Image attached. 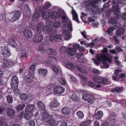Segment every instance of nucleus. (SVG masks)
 Segmentation results:
<instances>
[{
  "instance_id": "1",
  "label": "nucleus",
  "mask_w": 126,
  "mask_h": 126,
  "mask_svg": "<svg viewBox=\"0 0 126 126\" xmlns=\"http://www.w3.org/2000/svg\"><path fill=\"white\" fill-rule=\"evenodd\" d=\"M108 51V50L107 48H104L103 49L101 50V52L102 53L106 54V55H97L96 56L97 60L101 61L103 60L107 61L109 63H110L111 62L112 56L111 55L107 53Z\"/></svg>"
},
{
  "instance_id": "51",
  "label": "nucleus",
  "mask_w": 126,
  "mask_h": 126,
  "mask_svg": "<svg viewBox=\"0 0 126 126\" xmlns=\"http://www.w3.org/2000/svg\"><path fill=\"white\" fill-rule=\"evenodd\" d=\"M35 66L34 65H32L30 66L29 70V72L31 74H32L33 73Z\"/></svg>"
},
{
  "instance_id": "28",
  "label": "nucleus",
  "mask_w": 126,
  "mask_h": 126,
  "mask_svg": "<svg viewBox=\"0 0 126 126\" xmlns=\"http://www.w3.org/2000/svg\"><path fill=\"white\" fill-rule=\"evenodd\" d=\"M62 113L65 115H67L70 113V108H65L62 109Z\"/></svg>"
},
{
  "instance_id": "32",
  "label": "nucleus",
  "mask_w": 126,
  "mask_h": 126,
  "mask_svg": "<svg viewBox=\"0 0 126 126\" xmlns=\"http://www.w3.org/2000/svg\"><path fill=\"white\" fill-rule=\"evenodd\" d=\"M50 19H56L58 17V15L55 11L52 12L50 14Z\"/></svg>"
},
{
  "instance_id": "24",
  "label": "nucleus",
  "mask_w": 126,
  "mask_h": 126,
  "mask_svg": "<svg viewBox=\"0 0 126 126\" xmlns=\"http://www.w3.org/2000/svg\"><path fill=\"white\" fill-rule=\"evenodd\" d=\"M58 14L59 17H62V18H64L66 16V15L64 11L62 9H59L58 10Z\"/></svg>"
},
{
  "instance_id": "54",
  "label": "nucleus",
  "mask_w": 126,
  "mask_h": 126,
  "mask_svg": "<svg viewBox=\"0 0 126 126\" xmlns=\"http://www.w3.org/2000/svg\"><path fill=\"white\" fill-rule=\"evenodd\" d=\"M62 18V23L63 25L64 26V27H66V24L68 21L66 17V16L64 18Z\"/></svg>"
},
{
  "instance_id": "45",
  "label": "nucleus",
  "mask_w": 126,
  "mask_h": 126,
  "mask_svg": "<svg viewBox=\"0 0 126 126\" xmlns=\"http://www.w3.org/2000/svg\"><path fill=\"white\" fill-rule=\"evenodd\" d=\"M47 20L46 23L47 26L50 28L52 27H53V23L51 21V19H50Z\"/></svg>"
},
{
  "instance_id": "47",
  "label": "nucleus",
  "mask_w": 126,
  "mask_h": 126,
  "mask_svg": "<svg viewBox=\"0 0 126 126\" xmlns=\"http://www.w3.org/2000/svg\"><path fill=\"white\" fill-rule=\"evenodd\" d=\"M5 119L4 118L2 117L0 119V126H8L5 123Z\"/></svg>"
},
{
  "instance_id": "16",
  "label": "nucleus",
  "mask_w": 126,
  "mask_h": 126,
  "mask_svg": "<svg viewBox=\"0 0 126 126\" xmlns=\"http://www.w3.org/2000/svg\"><path fill=\"white\" fill-rule=\"evenodd\" d=\"M4 62L5 66L8 68L11 67L14 65L13 61L12 60H5Z\"/></svg>"
},
{
  "instance_id": "58",
  "label": "nucleus",
  "mask_w": 126,
  "mask_h": 126,
  "mask_svg": "<svg viewBox=\"0 0 126 126\" xmlns=\"http://www.w3.org/2000/svg\"><path fill=\"white\" fill-rule=\"evenodd\" d=\"M26 81L28 83H31L32 82L33 80V77L31 76L28 77L26 78Z\"/></svg>"
},
{
  "instance_id": "25",
  "label": "nucleus",
  "mask_w": 126,
  "mask_h": 126,
  "mask_svg": "<svg viewBox=\"0 0 126 126\" xmlns=\"http://www.w3.org/2000/svg\"><path fill=\"white\" fill-rule=\"evenodd\" d=\"M72 14L73 19L75 20L78 23H79V21L78 18V16L76 13V12L73 9V7H72Z\"/></svg>"
},
{
  "instance_id": "41",
  "label": "nucleus",
  "mask_w": 126,
  "mask_h": 126,
  "mask_svg": "<svg viewBox=\"0 0 126 126\" xmlns=\"http://www.w3.org/2000/svg\"><path fill=\"white\" fill-rule=\"evenodd\" d=\"M65 64L66 67L69 69H73L74 68L73 64L70 62H67Z\"/></svg>"
},
{
  "instance_id": "43",
  "label": "nucleus",
  "mask_w": 126,
  "mask_h": 126,
  "mask_svg": "<svg viewBox=\"0 0 126 126\" xmlns=\"http://www.w3.org/2000/svg\"><path fill=\"white\" fill-rule=\"evenodd\" d=\"M61 23L58 21H55L53 23V27L57 28L61 26Z\"/></svg>"
},
{
  "instance_id": "8",
  "label": "nucleus",
  "mask_w": 126,
  "mask_h": 126,
  "mask_svg": "<svg viewBox=\"0 0 126 126\" xmlns=\"http://www.w3.org/2000/svg\"><path fill=\"white\" fill-rule=\"evenodd\" d=\"M21 99H24L26 100H32L33 98V96L31 94H29V96L25 94H22L20 96Z\"/></svg>"
},
{
  "instance_id": "52",
  "label": "nucleus",
  "mask_w": 126,
  "mask_h": 126,
  "mask_svg": "<svg viewBox=\"0 0 126 126\" xmlns=\"http://www.w3.org/2000/svg\"><path fill=\"white\" fill-rule=\"evenodd\" d=\"M25 106V104H21L17 106L16 107V109L18 110L22 109Z\"/></svg>"
},
{
  "instance_id": "61",
  "label": "nucleus",
  "mask_w": 126,
  "mask_h": 126,
  "mask_svg": "<svg viewBox=\"0 0 126 126\" xmlns=\"http://www.w3.org/2000/svg\"><path fill=\"white\" fill-rule=\"evenodd\" d=\"M114 29V28L112 27L109 28L107 30L108 33L109 34H111L113 31Z\"/></svg>"
},
{
  "instance_id": "60",
  "label": "nucleus",
  "mask_w": 126,
  "mask_h": 126,
  "mask_svg": "<svg viewBox=\"0 0 126 126\" xmlns=\"http://www.w3.org/2000/svg\"><path fill=\"white\" fill-rule=\"evenodd\" d=\"M51 6V3L48 2H47L46 3V4L45 6L44 7L43 9H47L50 7Z\"/></svg>"
},
{
  "instance_id": "42",
  "label": "nucleus",
  "mask_w": 126,
  "mask_h": 126,
  "mask_svg": "<svg viewBox=\"0 0 126 126\" xmlns=\"http://www.w3.org/2000/svg\"><path fill=\"white\" fill-rule=\"evenodd\" d=\"M50 27L47 25L46 26H44L43 29V33L44 34H46L48 32H50Z\"/></svg>"
},
{
  "instance_id": "57",
  "label": "nucleus",
  "mask_w": 126,
  "mask_h": 126,
  "mask_svg": "<svg viewBox=\"0 0 126 126\" xmlns=\"http://www.w3.org/2000/svg\"><path fill=\"white\" fill-rule=\"evenodd\" d=\"M66 47L64 46L62 47L60 49L61 53L63 54L66 53Z\"/></svg>"
},
{
  "instance_id": "39",
  "label": "nucleus",
  "mask_w": 126,
  "mask_h": 126,
  "mask_svg": "<svg viewBox=\"0 0 126 126\" xmlns=\"http://www.w3.org/2000/svg\"><path fill=\"white\" fill-rule=\"evenodd\" d=\"M37 106L42 111L43 110V111L45 110V106L44 105L43 103H37ZM43 113L44 112V111L42 112Z\"/></svg>"
},
{
  "instance_id": "2",
  "label": "nucleus",
  "mask_w": 126,
  "mask_h": 126,
  "mask_svg": "<svg viewBox=\"0 0 126 126\" xmlns=\"http://www.w3.org/2000/svg\"><path fill=\"white\" fill-rule=\"evenodd\" d=\"M112 9L114 11V16L116 20L115 19V18H113L110 20H109V22L111 20L114 19V21H113V22H114V21H117V20L119 19L120 17L121 12L120 9L119 7L118 4L114 2L112 3Z\"/></svg>"
},
{
  "instance_id": "29",
  "label": "nucleus",
  "mask_w": 126,
  "mask_h": 126,
  "mask_svg": "<svg viewBox=\"0 0 126 126\" xmlns=\"http://www.w3.org/2000/svg\"><path fill=\"white\" fill-rule=\"evenodd\" d=\"M110 116L108 118L111 121V122H113L115 120V117H116V114L113 112H111L110 114Z\"/></svg>"
},
{
  "instance_id": "64",
  "label": "nucleus",
  "mask_w": 126,
  "mask_h": 126,
  "mask_svg": "<svg viewBox=\"0 0 126 126\" xmlns=\"http://www.w3.org/2000/svg\"><path fill=\"white\" fill-rule=\"evenodd\" d=\"M110 6V5L109 2H107L105 3L103 7V9H108Z\"/></svg>"
},
{
  "instance_id": "4",
  "label": "nucleus",
  "mask_w": 126,
  "mask_h": 126,
  "mask_svg": "<svg viewBox=\"0 0 126 126\" xmlns=\"http://www.w3.org/2000/svg\"><path fill=\"white\" fill-rule=\"evenodd\" d=\"M18 80L17 77L16 76H13L11 79V85L12 88H17L18 84Z\"/></svg>"
},
{
  "instance_id": "59",
  "label": "nucleus",
  "mask_w": 126,
  "mask_h": 126,
  "mask_svg": "<svg viewBox=\"0 0 126 126\" xmlns=\"http://www.w3.org/2000/svg\"><path fill=\"white\" fill-rule=\"evenodd\" d=\"M51 67L54 72L57 73H58L59 70V69L58 68L54 65H52Z\"/></svg>"
},
{
  "instance_id": "12",
  "label": "nucleus",
  "mask_w": 126,
  "mask_h": 126,
  "mask_svg": "<svg viewBox=\"0 0 126 126\" xmlns=\"http://www.w3.org/2000/svg\"><path fill=\"white\" fill-rule=\"evenodd\" d=\"M48 71L46 68H39L38 70V73L40 76L43 77L46 76L47 74Z\"/></svg>"
},
{
  "instance_id": "19",
  "label": "nucleus",
  "mask_w": 126,
  "mask_h": 126,
  "mask_svg": "<svg viewBox=\"0 0 126 126\" xmlns=\"http://www.w3.org/2000/svg\"><path fill=\"white\" fill-rule=\"evenodd\" d=\"M62 34L65 35V39L66 40H68L71 38V36L68 30H66L64 31Z\"/></svg>"
},
{
  "instance_id": "21",
  "label": "nucleus",
  "mask_w": 126,
  "mask_h": 126,
  "mask_svg": "<svg viewBox=\"0 0 126 126\" xmlns=\"http://www.w3.org/2000/svg\"><path fill=\"white\" fill-rule=\"evenodd\" d=\"M103 114L102 112L98 111L97 113L94 115V117L96 119H100L103 117Z\"/></svg>"
},
{
  "instance_id": "46",
  "label": "nucleus",
  "mask_w": 126,
  "mask_h": 126,
  "mask_svg": "<svg viewBox=\"0 0 126 126\" xmlns=\"http://www.w3.org/2000/svg\"><path fill=\"white\" fill-rule=\"evenodd\" d=\"M59 105V103H50L49 104V106L52 108H57Z\"/></svg>"
},
{
  "instance_id": "30",
  "label": "nucleus",
  "mask_w": 126,
  "mask_h": 126,
  "mask_svg": "<svg viewBox=\"0 0 126 126\" xmlns=\"http://www.w3.org/2000/svg\"><path fill=\"white\" fill-rule=\"evenodd\" d=\"M79 77L80 78L81 83L83 85L85 84L87 81V79L86 77L83 76L81 75H79Z\"/></svg>"
},
{
  "instance_id": "14",
  "label": "nucleus",
  "mask_w": 126,
  "mask_h": 126,
  "mask_svg": "<svg viewBox=\"0 0 126 126\" xmlns=\"http://www.w3.org/2000/svg\"><path fill=\"white\" fill-rule=\"evenodd\" d=\"M43 37L40 34H36L34 37L33 39L35 42L37 43L41 41L43 39Z\"/></svg>"
},
{
  "instance_id": "6",
  "label": "nucleus",
  "mask_w": 126,
  "mask_h": 126,
  "mask_svg": "<svg viewBox=\"0 0 126 126\" xmlns=\"http://www.w3.org/2000/svg\"><path fill=\"white\" fill-rule=\"evenodd\" d=\"M82 98L84 101L90 102H92L94 99L93 96L91 94H86L82 95Z\"/></svg>"
},
{
  "instance_id": "53",
  "label": "nucleus",
  "mask_w": 126,
  "mask_h": 126,
  "mask_svg": "<svg viewBox=\"0 0 126 126\" xmlns=\"http://www.w3.org/2000/svg\"><path fill=\"white\" fill-rule=\"evenodd\" d=\"M100 77V76H94L93 77V79L94 82L98 83L99 82Z\"/></svg>"
},
{
  "instance_id": "9",
  "label": "nucleus",
  "mask_w": 126,
  "mask_h": 126,
  "mask_svg": "<svg viewBox=\"0 0 126 126\" xmlns=\"http://www.w3.org/2000/svg\"><path fill=\"white\" fill-rule=\"evenodd\" d=\"M44 26V24L43 22H40L34 27V29L39 33H40L43 31Z\"/></svg>"
},
{
  "instance_id": "10",
  "label": "nucleus",
  "mask_w": 126,
  "mask_h": 126,
  "mask_svg": "<svg viewBox=\"0 0 126 126\" xmlns=\"http://www.w3.org/2000/svg\"><path fill=\"white\" fill-rule=\"evenodd\" d=\"M54 93L57 94H60L63 93L64 91V88L60 86H56L54 88Z\"/></svg>"
},
{
  "instance_id": "17",
  "label": "nucleus",
  "mask_w": 126,
  "mask_h": 126,
  "mask_svg": "<svg viewBox=\"0 0 126 126\" xmlns=\"http://www.w3.org/2000/svg\"><path fill=\"white\" fill-rule=\"evenodd\" d=\"M22 11L25 13H29L30 12V10L28 4H26L23 5L22 8Z\"/></svg>"
},
{
  "instance_id": "22",
  "label": "nucleus",
  "mask_w": 126,
  "mask_h": 126,
  "mask_svg": "<svg viewBox=\"0 0 126 126\" xmlns=\"http://www.w3.org/2000/svg\"><path fill=\"white\" fill-rule=\"evenodd\" d=\"M35 114L33 112H28L25 114L24 118L27 120L31 119L33 115H35Z\"/></svg>"
},
{
  "instance_id": "15",
  "label": "nucleus",
  "mask_w": 126,
  "mask_h": 126,
  "mask_svg": "<svg viewBox=\"0 0 126 126\" xmlns=\"http://www.w3.org/2000/svg\"><path fill=\"white\" fill-rule=\"evenodd\" d=\"M121 70L116 69L115 70L114 75L112 77V79L113 80H119V73L121 72Z\"/></svg>"
},
{
  "instance_id": "36",
  "label": "nucleus",
  "mask_w": 126,
  "mask_h": 126,
  "mask_svg": "<svg viewBox=\"0 0 126 126\" xmlns=\"http://www.w3.org/2000/svg\"><path fill=\"white\" fill-rule=\"evenodd\" d=\"M46 52L47 53L50 54H52L53 55H56L57 54V52L56 51L53 49H47Z\"/></svg>"
},
{
  "instance_id": "63",
  "label": "nucleus",
  "mask_w": 126,
  "mask_h": 126,
  "mask_svg": "<svg viewBox=\"0 0 126 126\" xmlns=\"http://www.w3.org/2000/svg\"><path fill=\"white\" fill-rule=\"evenodd\" d=\"M55 36L52 35L50 37V40L52 42L57 41V40L55 38Z\"/></svg>"
},
{
  "instance_id": "62",
  "label": "nucleus",
  "mask_w": 126,
  "mask_h": 126,
  "mask_svg": "<svg viewBox=\"0 0 126 126\" xmlns=\"http://www.w3.org/2000/svg\"><path fill=\"white\" fill-rule=\"evenodd\" d=\"M100 39H101L99 37L97 36L92 41L95 44H97L99 41H100Z\"/></svg>"
},
{
  "instance_id": "49",
  "label": "nucleus",
  "mask_w": 126,
  "mask_h": 126,
  "mask_svg": "<svg viewBox=\"0 0 126 126\" xmlns=\"http://www.w3.org/2000/svg\"><path fill=\"white\" fill-rule=\"evenodd\" d=\"M111 14L110 11H107L104 13L103 15V17L104 18L107 19L110 16Z\"/></svg>"
},
{
  "instance_id": "27",
  "label": "nucleus",
  "mask_w": 126,
  "mask_h": 126,
  "mask_svg": "<svg viewBox=\"0 0 126 126\" xmlns=\"http://www.w3.org/2000/svg\"><path fill=\"white\" fill-rule=\"evenodd\" d=\"M14 14V15L16 16V17L19 19L21 14V12L19 10L15 11L14 12V14L13 13H10V16H12Z\"/></svg>"
},
{
  "instance_id": "7",
  "label": "nucleus",
  "mask_w": 126,
  "mask_h": 126,
  "mask_svg": "<svg viewBox=\"0 0 126 126\" xmlns=\"http://www.w3.org/2000/svg\"><path fill=\"white\" fill-rule=\"evenodd\" d=\"M1 51L2 55L5 57H8L11 55L9 50L7 47H2Z\"/></svg>"
},
{
  "instance_id": "3",
  "label": "nucleus",
  "mask_w": 126,
  "mask_h": 126,
  "mask_svg": "<svg viewBox=\"0 0 126 126\" xmlns=\"http://www.w3.org/2000/svg\"><path fill=\"white\" fill-rule=\"evenodd\" d=\"M102 0H90L89 3H88L86 7V9L88 11H92L93 8H95L97 7V5L96 4Z\"/></svg>"
},
{
  "instance_id": "5",
  "label": "nucleus",
  "mask_w": 126,
  "mask_h": 126,
  "mask_svg": "<svg viewBox=\"0 0 126 126\" xmlns=\"http://www.w3.org/2000/svg\"><path fill=\"white\" fill-rule=\"evenodd\" d=\"M53 118V116L51 115L48 114L47 113L45 112L43 114V117L41 119V120L44 122H47V123L48 122V123H49V120L50 119Z\"/></svg>"
},
{
  "instance_id": "13",
  "label": "nucleus",
  "mask_w": 126,
  "mask_h": 126,
  "mask_svg": "<svg viewBox=\"0 0 126 126\" xmlns=\"http://www.w3.org/2000/svg\"><path fill=\"white\" fill-rule=\"evenodd\" d=\"M78 70L81 72L83 73H86L89 71L88 68L85 66L82 65L77 67Z\"/></svg>"
},
{
  "instance_id": "20",
  "label": "nucleus",
  "mask_w": 126,
  "mask_h": 126,
  "mask_svg": "<svg viewBox=\"0 0 126 126\" xmlns=\"http://www.w3.org/2000/svg\"><path fill=\"white\" fill-rule=\"evenodd\" d=\"M66 52L68 54L71 55H74L77 53L76 50L73 48L69 47L67 50Z\"/></svg>"
},
{
  "instance_id": "34",
  "label": "nucleus",
  "mask_w": 126,
  "mask_h": 126,
  "mask_svg": "<svg viewBox=\"0 0 126 126\" xmlns=\"http://www.w3.org/2000/svg\"><path fill=\"white\" fill-rule=\"evenodd\" d=\"M113 21H114V19L110 20L109 21V23L110 24L114 25V27L115 29H116L120 26L119 23L117 22V21H114V22H113Z\"/></svg>"
},
{
  "instance_id": "26",
  "label": "nucleus",
  "mask_w": 126,
  "mask_h": 126,
  "mask_svg": "<svg viewBox=\"0 0 126 126\" xmlns=\"http://www.w3.org/2000/svg\"><path fill=\"white\" fill-rule=\"evenodd\" d=\"M21 56L22 57L27 58L29 52V51L27 50L25 48H23L21 51Z\"/></svg>"
},
{
  "instance_id": "37",
  "label": "nucleus",
  "mask_w": 126,
  "mask_h": 126,
  "mask_svg": "<svg viewBox=\"0 0 126 126\" xmlns=\"http://www.w3.org/2000/svg\"><path fill=\"white\" fill-rule=\"evenodd\" d=\"M123 89V87H117L115 89H113L111 92L115 93L119 92L120 93L122 91Z\"/></svg>"
},
{
  "instance_id": "23",
  "label": "nucleus",
  "mask_w": 126,
  "mask_h": 126,
  "mask_svg": "<svg viewBox=\"0 0 126 126\" xmlns=\"http://www.w3.org/2000/svg\"><path fill=\"white\" fill-rule=\"evenodd\" d=\"M7 113L9 117H13L15 115V110L12 109H8L7 110Z\"/></svg>"
},
{
  "instance_id": "56",
  "label": "nucleus",
  "mask_w": 126,
  "mask_h": 126,
  "mask_svg": "<svg viewBox=\"0 0 126 126\" xmlns=\"http://www.w3.org/2000/svg\"><path fill=\"white\" fill-rule=\"evenodd\" d=\"M101 82V84H104L105 85H107L109 84L108 80L104 77H103L102 81Z\"/></svg>"
},
{
  "instance_id": "31",
  "label": "nucleus",
  "mask_w": 126,
  "mask_h": 126,
  "mask_svg": "<svg viewBox=\"0 0 126 126\" xmlns=\"http://www.w3.org/2000/svg\"><path fill=\"white\" fill-rule=\"evenodd\" d=\"M92 122L90 120H86L80 124V126H87L90 124Z\"/></svg>"
},
{
  "instance_id": "11",
  "label": "nucleus",
  "mask_w": 126,
  "mask_h": 126,
  "mask_svg": "<svg viewBox=\"0 0 126 126\" xmlns=\"http://www.w3.org/2000/svg\"><path fill=\"white\" fill-rule=\"evenodd\" d=\"M24 36L27 38H31L32 36V33L31 31L28 29H25L23 31Z\"/></svg>"
},
{
  "instance_id": "50",
  "label": "nucleus",
  "mask_w": 126,
  "mask_h": 126,
  "mask_svg": "<svg viewBox=\"0 0 126 126\" xmlns=\"http://www.w3.org/2000/svg\"><path fill=\"white\" fill-rule=\"evenodd\" d=\"M14 89L13 92L14 94L16 96H17L19 95L20 92L19 90L17 88H13Z\"/></svg>"
},
{
  "instance_id": "38",
  "label": "nucleus",
  "mask_w": 126,
  "mask_h": 126,
  "mask_svg": "<svg viewBox=\"0 0 126 126\" xmlns=\"http://www.w3.org/2000/svg\"><path fill=\"white\" fill-rule=\"evenodd\" d=\"M70 97L71 100L74 102H76L79 101V98L76 94H74L72 95H70Z\"/></svg>"
},
{
  "instance_id": "55",
  "label": "nucleus",
  "mask_w": 126,
  "mask_h": 126,
  "mask_svg": "<svg viewBox=\"0 0 126 126\" xmlns=\"http://www.w3.org/2000/svg\"><path fill=\"white\" fill-rule=\"evenodd\" d=\"M58 80L60 82L61 84L64 85H66V82L64 79L61 78H59Z\"/></svg>"
},
{
  "instance_id": "18",
  "label": "nucleus",
  "mask_w": 126,
  "mask_h": 126,
  "mask_svg": "<svg viewBox=\"0 0 126 126\" xmlns=\"http://www.w3.org/2000/svg\"><path fill=\"white\" fill-rule=\"evenodd\" d=\"M50 13L48 10H47L45 12L44 11L42 15L43 18L46 20L50 19Z\"/></svg>"
},
{
  "instance_id": "48",
  "label": "nucleus",
  "mask_w": 126,
  "mask_h": 126,
  "mask_svg": "<svg viewBox=\"0 0 126 126\" xmlns=\"http://www.w3.org/2000/svg\"><path fill=\"white\" fill-rule=\"evenodd\" d=\"M77 114L79 119H82L84 117V115L82 112L81 111H79L77 112Z\"/></svg>"
},
{
  "instance_id": "35",
  "label": "nucleus",
  "mask_w": 126,
  "mask_h": 126,
  "mask_svg": "<svg viewBox=\"0 0 126 126\" xmlns=\"http://www.w3.org/2000/svg\"><path fill=\"white\" fill-rule=\"evenodd\" d=\"M54 117L53 118L50 119V120H49V123H48V122L47 123L49 125L51 126H55V125L56 122H58V121H57L56 119H55V117Z\"/></svg>"
},
{
  "instance_id": "40",
  "label": "nucleus",
  "mask_w": 126,
  "mask_h": 126,
  "mask_svg": "<svg viewBox=\"0 0 126 126\" xmlns=\"http://www.w3.org/2000/svg\"><path fill=\"white\" fill-rule=\"evenodd\" d=\"M124 29L123 28H119L117 30L116 34L117 35H122L124 33Z\"/></svg>"
},
{
  "instance_id": "44",
  "label": "nucleus",
  "mask_w": 126,
  "mask_h": 126,
  "mask_svg": "<svg viewBox=\"0 0 126 126\" xmlns=\"http://www.w3.org/2000/svg\"><path fill=\"white\" fill-rule=\"evenodd\" d=\"M8 42L13 47H15L16 46L17 44L16 41L13 39H9Z\"/></svg>"
},
{
  "instance_id": "33",
  "label": "nucleus",
  "mask_w": 126,
  "mask_h": 126,
  "mask_svg": "<svg viewBox=\"0 0 126 126\" xmlns=\"http://www.w3.org/2000/svg\"><path fill=\"white\" fill-rule=\"evenodd\" d=\"M34 106L32 105H29L27 106L25 110L26 111L28 112H32V111H33V109H34ZM34 111H33V112Z\"/></svg>"
}]
</instances>
